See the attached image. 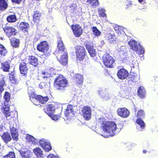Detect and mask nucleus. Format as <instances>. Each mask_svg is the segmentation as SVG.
I'll return each instance as SVG.
<instances>
[{"instance_id": "1", "label": "nucleus", "mask_w": 158, "mask_h": 158, "mask_svg": "<svg viewBox=\"0 0 158 158\" xmlns=\"http://www.w3.org/2000/svg\"><path fill=\"white\" fill-rule=\"evenodd\" d=\"M64 47L63 41L61 40L58 41L57 49L54 54L57 56V60L63 65H65L67 64V53L64 50Z\"/></svg>"}, {"instance_id": "2", "label": "nucleus", "mask_w": 158, "mask_h": 158, "mask_svg": "<svg viewBox=\"0 0 158 158\" xmlns=\"http://www.w3.org/2000/svg\"><path fill=\"white\" fill-rule=\"evenodd\" d=\"M104 118H101L99 122L100 123L102 122V127L103 131L108 136H113L115 135L116 129V124L113 122H104Z\"/></svg>"}, {"instance_id": "3", "label": "nucleus", "mask_w": 158, "mask_h": 158, "mask_svg": "<svg viewBox=\"0 0 158 158\" xmlns=\"http://www.w3.org/2000/svg\"><path fill=\"white\" fill-rule=\"evenodd\" d=\"M4 97L5 100L4 104L2 107V110L4 113L5 116L7 119H10L12 117L11 115V113L9 111V107L8 104L10 99V94L8 92H6L4 94Z\"/></svg>"}, {"instance_id": "4", "label": "nucleus", "mask_w": 158, "mask_h": 158, "mask_svg": "<svg viewBox=\"0 0 158 158\" xmlns=\"http://www.w3.org/2000/svg\"><path fill=\"white\" fill-rule=\"evenodd\" d=\"M54 85L57 89L63 90L65 89L68 85L67 81L62 75H60L55 80Z\"/></svg>"}, {"instance_id": "5", "label": "nucleus", "mask_w": 158, "mask_h": 158, "mask_svg": "<svg viewBox=\"0 0 158 158\" xmlns=\"http://www.w3.org/2000/svg\"><path fill=\"white\" fill-rule=\"evenodd\" d=\"M129 45L131 49L135 50L136 52L139 55L143 54L144 53V48L142 47L139 43H137L134 40H130Z\"/></svg>"}, {"instance_id": "6", "label": "nucleus", "mask_w": 158, "mask_h": 158, "mask_svg": "<svg viewBox=\"0 0 158 158\" xmlns=\"http://www.w3.org/2000/svg\"><path fill=\"white\" fill-rule=\"evenodd\" d=\"M144 115L145 114L143 110H139L137 114V117L138 118L136 121L137 123L136 127L137 129L140 131H142L145 128V123L141 119V118L144 117Z\"/></svg>"}, {"instance_id": "7", "label": "nucleus", "mask_w": 158, "mask_h": 158, "mask_svg": "<svg viewBox=\"0 0 158 158\" xmlns=\"http://www.w3.org/2000/svg\"><path fill=\"white\" fill-rule=\"evenodd\" d=\"M103 62L104 65L107 67H113V64L114 62L113 58L109 54L105 53L102 57Z\"/></svg>"}, {"instance_id": "8", "label": "nucleus", "mask_w": 158, "mask_h": 158, "mask_svg": "<svg viewBox=\"0 0 158 158\" xmlns=\"http://www.w3.org/2000/svg\"><path fill=\"white\" fill-rule=\"evenodd\" d=\"M28 93L29 95H31L30 99L31 101H38L41 104H44L46 103L48 100V96L43 97L41 95H32L28 91Z\"/></svg>"}, {"instance_id": "9", "label": "nucleus", "mask_w": 158, "mask_h": 158, "mask_svg": "<svg viewBox=\"0 0 158 158\" xmlns=\"http://www.w3.org/2000/svg\"><path fill=\"white\" fill-rule=\"evenodd\" d=\"M77 57L80 60H83L85 56V49L84 47L77 46L76 49Z\"/></svg>"}, {"instance_id": "10", "label": "nucleus", "mask_w": 158, "mask_h": 158, "mask_svg": "<svg viewBox=\"0 0 158 158\" xmlns=\"http://www.w3.org/2000/svg\"><path fill=\"white\" fill-rule=\"evenodd\" d=\"M82 112L84 119L87 120H89L91 117V109L89 106H85L82 109Z\"/></svg>"}, {"instance_id": "11", "label": "nucleus", "mask_w": 158, "mask_h": 158, "mask_svg": "<svg viewBox=\"0 0 158 158\" xmlns=\"http://www.w3.org/2000/svg\"><path fill=\"white\" fill-rule=\"evenodd\" d=\"M37 48L39 51L43 52H46L49 48L48 44L46 41L41 42L38 44Z\"/></svg>"}, {"instance_id": "12", "label": "nucleus", "mask_w": 158, "mask_h": 158, "mask_svg": "<svg viewBox=\"0 0 158 158\" xmlns=\"http://www.w3.org/2000/svg\"><path fill=\"white\" fill-rule=\"evenodd\" d=\"M3 29L6 35L9 37L15 35L17 32V30L12 27L6 26L4 27Z\"/></svg>"}, {"instance_id": "13", "label": "nucleus", "mask_w": 158, "mask_h": 158, "mask_svg": "<svg viewBox=\"0 0 158 158\" xmlns=\"http://www.w3.org/2000/svg\"><path fill=\"white\" fill-rule=\"evenodd\" d=\"M71 28L76 37H79L82 34L83 30L79 25H73Z\"/></svg>"}, {"instance_id": "14", "label": "nucleus", "mask_w": 158, "mask_h": 158, "mask_svg": "<svg viewBox=\"0 0 158 158\" xmlns=\"http://www.w3.org/2000/svg\"><path fill=\"white\" fill-rule=\"evenodd\" d=\"M117 75L119 79L124 80L126 79L128 76V73L125 69H121L118 71Z\"/></svg>"}, {"instance_id": "15", "label": "nucleus", "mask_w": 158, "mask_h": 158, "mask_svg": "<svg viewBox=\"0 0 158 158\" xmlns=\"http://www.w3.org/2000/svg\"><path fill=\"white\" fill-rule=\"evenodd\" d=\"M117 112L118 115L124 118L128 117L130 114L129 111L125 108H118Z\"/></svg>"}, {"instance_id": "16", "label": "nucleus", "mask_w": 158, "mask_h": 158, "mask_svg": "<svg viewBox=\"0 0 158 158\" xmlns=\"http://www.w3.org/2000/svg\"><path fill=\"white\" fill-rule=\"evenodd\" d=\"M85 47L91 56L94 57L96 55L95 50L93 46L89 43H86Z\"/></svg>"}, {"instance_id": "17", "label": "nucleus", "mask_w": 158, "mask_h": 158, "mask_svg": "<svg viewBox=\"0 0 158 158\" xmlns=\"http://www.w3.org/2000/svg\"><path fill=\"white\" fill-rule=\"evenodd\" d=\"M19 68L21 73L23 74V76L26 77L27 75V64L24 62H21Z\"/></svg>"}, {"instance_id": "18", "label": "nucleus", "mask_w": 158, "mask_h": 158, "mask_svg": "<svg viewBox=\"0 0 158 158\" xmlns=\"http://www.w3.org/2000/svg\"><path fill=\"white\" fill-rule=\"evenodd\" d=\"M28 62L35 67L37 66L38 65V59L34 56H29Z\"/></svg>"}, {"instance_id": "19", "label": "nucleus", "mask_w": 158, "mask_h": 158, "mask_svg": "<svg viewBox=\"0 0 158 158\" xmlns=\"http://www.w3.org/2000/svg\"><path fill=\"white\" fill-rule=\"evenodd\" d=\"M0 135L1 136L3 140L6 143L10 141L11 139L10 135L8 132L2 133V132H0Z\"/></svg>"}, {"instance_id": "20", "label": "nucleus", "mask_w": 158, "mask_h": 158, "mask_svg": "<svg viewBox=\"0 0 158 158\" xmlns=\"http://www.w3.org/2000/svg\"><path fill=\"white\" fill-rule=\"evenodd\" d=\"M20 154L23 158H30L32 156V152L28 150L22 151Z\"/></svg>"}, {"instance_id": "21", "label": "nucleus", "mask_w": 158, "mask_h": 158, "mask_svg": "<svg viewBox=\"0 0 158 158\" xmlns=\"http://www.w3.org/2000/svg\"><path fill=\"white\" fill-rule=\"evenodd\" d=\"M55 110V107L54 105L49 104L47 106L45 112L49 115L53 114Z\"/></svg>"}, {"instance_id": "22", "label": "nucleus", "mask_w": 158, "mask_h": 158, "mask_svg": "<svg viewBox=\"0 0 158 158\" xmlns=\"http://www.w3.org/2000/svg\"><path fill=\"white\" fill-rule=\"evenodd\" d=\"M33 152L38 158L43 157V151L40 148H34L33 150Z\"/></svg>"}, {"instance_id": "23", "label": "nucleus", "mask_w": 158, "mask_h": 158, "mask_svg": "<svg viewBox=\"0 0 158 158\" xmlns=\"http://www.w3.org/2000/svg\"><path fill=\"white\" fill-rule=\"evenodd\" d=\"M87 2L93 8L97 7L100 4L98 0H87Z\"/></svg>"}, {"instance_id": "24", "label": "nucleus", "mask_w": 158, "mask_h": 158, "mask_svg": "<svg viewBox=\"0 0 158 158\" xmlns=\"http://www.w3.org/2000/svg\"><path fill=\"white\" fill-rule=\"evenodd\" d=\"M138 94L139 96L141 98L145 97L146 92L143 86H140L138 90Z\"/></svg>"}, {"instance_id": "25", "label": "nucleus", "mask_w": 158, "mask_h": 158, "mask_svg": "<svg viewBox=\"0 0 158 158\" xmlns=\"http://www.w3.org/2000/svg\"><path fill=\"white\" fill-rule=\"evenodd\" d=\"M75 81L77 83L79 84H82L83 82V77L80 74H77L74 76Z\"/></svg>"}, {"instance_id": "26", "label": "nucleus", "mask_w": 158, "mask_h": 158, "mask_svg": "<svg viewBox=\"0 0 158 158\" xmlns=\"http://www.w3.org/2000/svg\"><path fill=\"white\" fill-rule=\"evenodd\" d=\"M42 77H43L44 80L49 81L50 80V77H51V74L48 73L47 72L42 71Z\"/></svg>"}, {"instance_id": "27", "label": "nucleus", "mask_w": 158, "mask_h": 158, "mask_svg": "<svg viewBox=\"0 0 158 158\" xmlns=\"http://www.w3.org/2000/svg\"><path fill=\"white\" fill-rule=\"evenodd\" d=\"M7 7V4L4 0H0V10H3Z\"/></svg>"}, {"instance_id": "28", "label": "nucleus", "mask_w": 158, "mask_h": 158, "mask_svg": "<svg viewBox=\"0 0 158 158\" xmlns=\"http://www.w3.org/2000/svg\"><path fill=\"white\" fill-rule=\"evenodd\" d=\"M16 17L15 15H10L7 18L6 20L9 22H15L16 21Z\"/></svg>"}, {"instance_id": "29", "label": "nucleus", "mask_w": 158, "mask_h": 158, "mask_svg": "<svg viewBox=\"0 0 158 158\" xmlns=\"http://www.w3.org/2000/svg\"><path fill=\"white\" fill-rule=\"evenodd\" d=\"M9 78L11 82L14 84L17 83L18 82V81L17 79L14 76V73L11 72L9 75Z\"/></svg>"}, {"instance_id": "30", "label": "nucleus", "mask_w": 158, "mask_h": 158, "mask_svg": "<svg viewBox=\"0 0 158 158\" xmlns=\"http://www.w3.org/2000/svg\"><path fill=\"white\" fill-rule=\"evenodd\" d=\"M41 16V14L39 11H36L35 12L33 17V21L35 22H37L40 19Z\"/></svg>"}, {"instance_id": "31", "label": "nucleus", "mask_w": 158, "mask_h": 158, "mask_svg": "<svg viewBox=\"0 0 158 158\" xmlns=\"http://www.w3.org/2000/svg\"><path fill=\"white\" fill-rule=\"evenodd\" d=\"M73 106L71 105H69L66 109L65 112V115L66 116H68L70 113H72L73 112Z\"/></svg>"}, {"instance_id": "32", "label": "nucleus", "mask_w": 158, "mask_h": 158, "mask_svg": "<svg viewBox=\"0 0 158 158\" xmlns=\"http://www.w3.org/2000/svg\"><path fill=\"white\" fill-rule=\"evenodd\" d=\"M11 43L13 47L17 48L19 46V41L18 39L14 38L11 41Z\"/></svg>"}, {"instance_id": "33", "label": "nucleus", "mask_w": 158, "mask_h": 158, "mask_svg": "<svg viewBox=\"0 0 158 158\" xmlns=\"http://www.w3.org/2000/svg\"><path fill=\"white\" fill-rule=\"evenodd\" d=\"M2 69L4 71L7 72L9 71L10 68V66L7 62L4 63H2Z\"/></svg>"}, {"instance_id": "34", "label": "nucleus", "mask_w": 158, "mask_h": 158, "mask_svg": "<svg viewBox=\"0 0 158 158\" xmlns=\"http://www.w3.org/2000/svg\"><path fill=\"white\" fill-rule=\"evenodd\" d=\"M29 27L28 24L26 22H21L19 25V27L22 30L25 31H26V29H27Z\"/></svg>"}, {"instance_id": "35", "label": "nucleus", "mask_w": 158, "mask_h": 158, "mask_svg": "<svg viewBox=\"0 0 158 158\" xmlns=\"http://www.w3.org/2000/svg\"><path fill=\"white\" fill-rule=\"evenodd\" d=\"M105 10L101 7L98 8V12L99 13L100 16L102 17H105L106 16V14L105 13Z\"/></svg>"}, {"instance_id": "36", "label": "nucleus", "mask_w": 158, "mask_h": 158, "mask_svg": "<svg viewBox=\"0 0 158 158\" xmlns=\"http://www.w3.org/2000/svg\"><path fill=\"white\" fill-rule=\"evenodd\" d=\"M92 31L93 34L96 36H98L100 35L101 33L100 31L96 27H94L92 28Z\"/></svg>"}, {"instance_id": "37", "label": "nucleus", "mask_w": 158, "mask_h": 158, "mask_svg": "<svg viewBox=\"0 0 158 158\" xmlns=\"http://www.w3.org/2000/svg\"><path fill=\"white\" fill-rule=\"evenodd\" d=\"M7 53V51L5 47L2 45L0 44V55L4 56Z\"/></svg>"}, {"instance_id": "38", "label": "nucleus", "mask_w": 158, "mask_h": 158, "mask_svg": "<svg viewBox=\"0 0 158 158\" xmlns=\"http://www.w3.org/2000/svg\"><path fill=\"white\" fill-rule=\"evenodd\" d=\"M42 148L47 152H49L52 149V147L51 146L50 143L49 142L45 144L44 147H42Z\"/></svg>"}, {"instance_id": "39", "label": "nucleus", "mask_w": 158, "mask_h": 158, "mask_svg": "<svg viewBox=\"0 0 158 158\" xmlns=\"http://www.w3.org/2000/svg\"><path fill=\"white\" fill-rule=\"evenodd\" d=\"M5 82L3 80H2L0 81V93L1 94L4 90V86L5 85Z\"/></svg>"}, {"instance_id": "40", "label": "nucleus", "mask_w": 158, "mask_h": 158, "mask_svg": "<svg viewBox=\"0 0 158 158\" xmlns=\"http://www.w3.org/2000/svg\"><path fill=\"white\" fill-rule=\"evenodd\" d=\"M47 83V82L45 83L44 82L40 83L39 85V88L41 89H45L47 88L48 87V85Z\"/></svg>"}, {"instance_id": "41", "label": "nucleus", "mask_w": 158, "mask_h": 158, "mask_svg": "<svg viewBox=\"0 0 158 158\" xmlns=\"http://www.w3.org/2000/svg\"><path fill=\"white\" fill-rule=\"evenodd\" d=\"M51 118L54 121L58 120L60 118V115H55L53 114L49 115Z\"/></svg>"}, {"instance_id": "42", "label": "nucleus", "mask_w": 158, "mask_h": 158, "mask_svg": "<svg viewBox=\"0 0 158 158\" xmlns=\"http://www.w3.org/2000/svg\"><path fill=\"white\" fill-rule=\"evenodd\" d=\"M48 142L44 139H43L40 140L39 142L40 146L42 147H44Z\"/></svg>"}, {"instance_id": "43", "label": "nucleus", "mask_w": 158, "mask_h": 158, "mask_svg": "<svg viewBox=\"0 0 158 158\" xmlns=\"http://www.w3.org/2000/svg\"><path fill=\"white\" fill-rule=\"evenodd\" d=\"M15 154L13 152H10L4 156V158H15Z\"/></svg>"}, {"instance_id": "44", "label": "nucleus", "mask_w": 158, "mask_h": 158, "mask_svg": "<svg viewBox=\"0 0 158 158\" xmlns=\"http://www.w3.org/2000/svg\"><path fill=\"white\" fill-rule=\"evenodd\" d=\"M128 79V81L131 80L133 82H136L138 81L139 78L138 77H136L133 76L131 77H129Z\"/></svg>"}, {"instance_id": "45", "label": "nucleus", "mask_w": 158, "mask_h": 158, "mask_svg": "<svg viewBox=\"0 0 158 158\" xmlns=\"http://www.w3.org/2000/svg\"><path fill=\"white\" fill-rule=\"evenodd\" d=\"M26 139L29 141L33 142L35 140V138L33 136L28 135H27Z\"/></svg>"}, {"instance_id": "46", "label": "nucleus", "mask_w": 158, "mask_h": 158, "mask_svg": "<svg viewBox=\"0 0 158 158\" xmlns=\"http://www.w3.org/2000/svg\"><path fill=\"white\" fill-rule=\"evenodd\" d=\"M129 91L128 89V88L126 87H124L121 91V93H122L123 94H126Z\"/></svg>"}, {"instance_id": "47", "label": "nucleus", "mask_w": 158, "mask_h": 158, "mask_svg": "<svg viewBox=\"0 0 158 158\" xmlns=\"http://www.w3.org/2000/svg\"><path fill=\"white\" fill-rule=\"evenodd\" d=\"M12 138L15 140L17 141L18 139V134L17 132H15V133L11 134Z\"/></svg>"}, {"instance_id": "48", "label": "nucleus", "mask_w": 158, "mask_h": 158, "mask_svg": "<svg viewBox=\"0 0 158 158\" xmlns=\"http://www.w3.org/2000/svg\"><path fill=\"white\" fill-rule=\"evenodd\" d=\"M123 39L122 40L123 42L124 43H126L127 42H128V44H129V42L130 41H129V39L128 38L129 37L130 38V37H128L125 34L123 35Z\"/></svg>"}, {"instance_id": "49", "label": "nucleus", "mask_w": 158, "mask_h": 158, "mask_svg": "<svg viewBox=\"0 0 158 158\" xmlns=\"http://www.w3.org/2000/svg\"><path fill=\"white\" fill-rule=\"evenodd\" d=\"M119 28H121L120 26H119L117 25H114V30L116 31V32L118 34H119L118 30Z\"/></svg>"}, {"instance_id": "50", "label": "nucleus", "mask_w": 158, "mask_h": 158, "mask_svg": "<svg viewBox=\"0 0 158 158\" xmlns=\"http://www.w3.org/2000/svg\"><path fill=\"white\" fill-rule=\"evenodd\" d=\"M77 7L76 4L73 3L69 5V7L71 8V10H74Z\"/></svg>"}, {"instance_id": "51", "label": "nucleus", "mask_w": 158, "mask_h": 158, "mask_svg": "<svg viewBox=\"0 0 158 158\" xmlns=\"http://www.w3.org/2000/svg\"><path fill=\"white\" fill-rule=\"evenodd\" d=\"M10 131L11 134L15 133V132H17L16 129L14 127L10 128Z\"/></svg>"}, {"instance_id": "52", "label": "nucleus", "mask_w": 158, "mask_h": 158, "mask_svg": "<svg viewBox=\"0 0 158 158\" xmlns=\"http://www.w3.org/2000/svg\"><path fill=\"white\" fill-rule=\"evenodd\" d=\"M47 158H59V157L57 156L50 154L48 156Z\"/></svg>"}, {"instance_id": "53", "label": "nucleus", "mask_w": 158, "mask_h": 158, "mask_svg": "<svg viewBox=\"0 0 158 158\" xmlns=\"http://www.w3.org/2000/svg\"><path fill=\"white\" fill-rule=\"evenodd\" d=\"M49 70L50 72V73H52V74H55V70L53 68H51L49 69Z\"/></svg>"}, {"instance_id": "54", "label": "nucleus", "mask_w": 158, "mask_h": 158, "mask_svg": "<svg viewBox=\"0 0 158 158\" xmlns=\"http://www.w3.org/2000/svg\"><path fill=\"white\" fill-rule=\"evenodd\" d=\"M12 2H15L16 3L19 4L21 2L22 0H11Z\"/></svg>"}, {"instance_id": "55", "label": "nucleus", "mask_w": 158, "mask_h": 158, "mask_svg": "<svg viewBox=\"0 0 158 158\" xmlns=\"http://www.w3.org/2000/svg\"><path fill=\"white\" fill-rule=\"evenodd\" d=\"M139 2L142 4H144L145 3V0H138Z\"/></svg>"}, {"instance_id": "56", "label": "nucleus", "mask_w": 158, "mask_h": 158, "mask_svg": "<svg viewBox=\"0 0 158 158\" xmlns=\"http://www.w3.org/2000/svg\"><path fill=\"white\" fill-rule=\"evenodd\" d=\"M102 91V90H99L98 91V94L100 95H102V94L101 93Z\"/></svg>"}, {"instance_id": "57", "label": "nucleus", "mask_w": 158, "mask_h": 158, "mask_svg": "<svg viewBox=\"0 0 158 158\" xmlns=\"http://www.w3.org/2000/svg\"><path fill=\"white\" fill-rule=\"evenodd\" d=\"M120 27H121V28H119V30H118V32H120L121 33V31H122V30H123V27H122L121 26H120Z\"/></svg>"}, {"instance_id": "58", "label": "nucleus", "mask_w": 158, "mask_h": 158, "mask_svg": "<svg viewBox=\"0 0 158 158\" xmlns=\"http://www.w3.org/2000/svg\"><path fill=\"white\" fill-rule=\"evenodd\" d=\"M131 4L130 3H129L127 5V7H126V8H128V6H131Z\"/></svg>"}, {"instance_id": "59", "label": "nucleus", "mask_w": 158, "mask_h": 158, "mask_svg": "<svg viewBox=\"0 0 158 158\" xmlns=\"http://www.w3.org/2000/svg\"><path fill=\"white\" fill-rule=\"evenodd\" d=\"M103 98H104V99H106V100H107L109 99L110 98H109V97H106V98L105 96V97Z\"/></svg>"}, {"instance_id": "60", "label": "nucleus", "mask_w": 158, "mask_h": 158, "mask_svg": "<svg viewBox=\"0 0 158 158\" xmlns=\"http://www.w3.org/2000/svg\"><path fill=\"white\" fill-rule=\"evenodd\" d=\"M114 38H113V37H111L110 38H109V40H110V39H111V40H112V41L113 40H114Z\"/></svg>"}, {"instance_id": "61", "label": "nucleus", "mask_w": 158, "mask_h": 158, "mask_svg": "<svg viewBox=\"0 0 158 158\" xmlns=\"http://www.w3.org/2000/svg\"><path fill=\"white\" fill-rule=\"evenodd\" d=\"M143 152L144 153H146V151L145 150H143Z\"/></svg>"}, {"instance_id": "62", "label": "nucleus", "mask_w": 158, "mask_h": 158, "mask_svg": "<svg viewBox=\"0 0 158 158\" xmlns=\"http://www.w3.org/2000/svg\"><path fill=\"white\" fill-rule=\"evenodd\" d=\"M34 104L35 105H37L36 104H35V103H34Z\"/></svg>"}]
</instances>
